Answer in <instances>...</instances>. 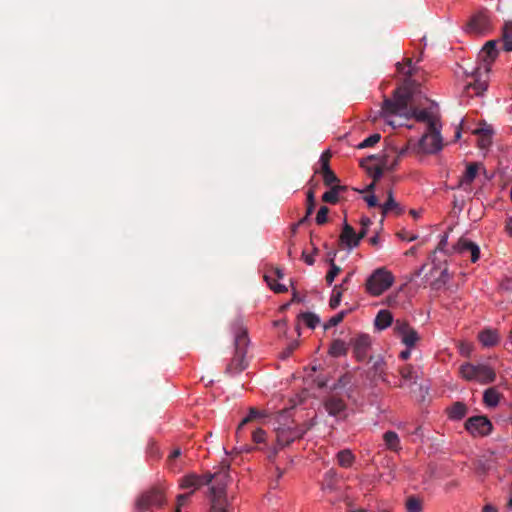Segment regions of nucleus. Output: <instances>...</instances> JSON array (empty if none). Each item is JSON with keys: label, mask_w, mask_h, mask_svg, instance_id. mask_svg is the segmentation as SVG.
<instances>
[{"label": "nucleus", "mask_w": 512, "mask_h": 512, "mask_svg": "<svg viewBox=\"0 0 512 512\" xmlns=\"http://www.w3.org/2000/svg\"><path fill=\"white\" fill-rule=\"evenodd\" d=\"M397 70L405 76L404 84L394 90L393 98H385L383 101L381 114L386 122L392 127L401 126L402 123L390 119L391 116H399L403 119L414 117L417 121L426 122L428 129L430 124L438 125L437 120L427 110H418L412 106V88L416 82L411 78L417 72L412 59L406 58L404 64L397 63Z\"/></svg>", "instance_id": "f257e3e1"}, {"label": "nucleus", "mask_w": 512, "mask_h": 512, "mask_svg": "<svg viewBox=\"0 0 512 512\" xmlns=\"http://www.w3.org/2000/svg\"><path fill=\"white\" fill-rule=\"evenodd\" d=\"M498 40L487 41L480 52V58L484 62L483 65L477 66L471 72V76L474 78L473 83H468L465 86L466 93L468 95H481L487 89V82L481 80L482 72L487 74L490 70L491 63L498 56L497 43Z\"/></svg>", "instance_id": "f03ea898"}, {"label": "nucleus", "mask_w": 512, "mask_h": 512, "mask_svg": "<svg viewBox=\"0 0 512 512\" xmlns=\"http://www.w3.org/2000/svg\"><path fill=\"white\" fill-rule=\"evenodd\" d=\"M459 373L466 381H476L480 384L493 383L496 379L495 370L488 364L463 363L459 367Z\"/></svg>", "instance_id": "7ed1b4c3"}, {"label": "nucleus", "mask_w": 512, "mask_h": 512, "mask_svg": "<svg viewBox=\"0 0 512 512\" xmlns=\"http://www.w3.org/2000/svg\"><path fill=\"white\" fill-rule=\"evenodd\" d=\"M393 283V274L385 267H381L374 270L373 273L367 278L365 287L369 294L373 296H379L384 291L389 289Z\"/></svg>", "instance_id": "20e7f679"}, {"label": "nucleus", "mask_w": 512, "mask_h": 512, "mask_svg": "<svg viewBox=\"0 0 512 512\" xmlns=\"http://www.w3.org/2000/svg\"><path fill=\"white\" fill-rule=\"evenodd\" d=\"M235 353L227 367L228 372H241L245 369V355L246 349L249 344V339L247 335V331L244 329H239L235 336Z\"/></svg>", "instance_id": "39448f33"}, {"label": "nucleus", "mask_w": 512, "mask_h": 512, "mask_svg": "<svg viewBox=\"0 0 512 512\" xmlns=\"http://www.w3.org/2000/svg\"><path fill=\"white\" fill-rule=\"evenodd\" d=\"M165 501L164 489L160 486L151 487L140 494L136 500V508L146 512L153 507H160Z\"/></svg>", "instance_id": "423d86ee"}, {"label": "nucleus", "mask_w": 512, "mask_h": 512, "mask_svg": "<svg viewBox=\"0 0 512 512\" xmlns=\"http://www.w3.org/2000/svg\"><path fill=\"white\" fill-rule=\"evenodd\" d=\"M419 147L425 153H435L442 149V138L438 125L430 124V129L419 141Z\"/></svg>", "instance_id": "0eeeda50"}, {"label": "nucleus", "mask_w": 512, "mask_h": 512, "mask_svg": "<svg viewBox=\"0 0 512 512\" xmlns=\"http://www.w3.org/2000/svg\"><path fill=\"white\" fill-rule=\"evenodd\" d=\"M394 330L407 348H414L420 340L418 332L404 320L397 319L394 323Z\"/></svg>", "instance_id": "6e6552de"}, {"label": "nucleus", "mask_w": 512, "mask_h": 512, "mask_svg": "<svg viewBox=\"0 0 512 512\" xmlns=\"http://www.w3.org/2000/svg\"><path fill=\"white\" fill-rule=\"evenodd\" d=\"M323 406L326 412L337 419H345L347 414V405L345 401L336 394H330L323 400Z\"/></svg>", "instance_id": "1a4fd4ad"}, {"label": "nucleus", "mask_w": 512, "mask_h": 512, "mask_svg": "<svg viewBox=\"0 0 512 512\" xmlns=\"http://www.w3.org/2000/svg\"><path fill=\"white\" fill-rule=\"evenodd\" d=\"M211 475L212 481L215 480V484L210 488L211 496L222 499L225 495V487L230 478L229 464H222L220 469Z\"/></svg>", "instance_id": "9d476101"}, {"label": "nucleus", "mask_w": 512, "mask_h": 512, "mask_svg": "<svg viewBox=\"0 0 512 512\" xmlns=\"http://www.w3.org/2000/svg\"><path fill=\"white\" fill-rule=\"evenodd\" d=\"M465 428L473 436H486L492 430V423L486 416H473L466 420Z\"/></svg>", "instance_id": "9b49d317"}, {"label": "nucleus", "mask_w": 512, "mask_h": 512, "mask_svg": "<svg viewBox=\"0 0 512 512\" xmlns=\"http://www.w3.org/2000/svg\"><path fill=\"white\" fill-rule=\"evenodd\" d=\"M350 344L353 347V353L357 361L363 362L368 358L371 347V338L369 335H358L351 339Z\"/></svg>", "instance_id": "f8f14e48"}, {"label": "nucleus", "mask_w": 512, "mask_h": 512, "mask_svg": "<svg viewBox=\"0 0 512 512\" xmlns=\"http://www.w3.org/2000/svg\"><path fill=\"white\" fill-rule=\"evenodd\" d=\"M275 431L276 443L280 448L286 447L293 443L296 439H299L297 430L293 426V422H291V424H282L278 426Z\"/></svg>", "instance_id": "ddd939ff"}, {"label": "nucleus", "mask_w": 512, "mask_h": 512, "mask_svg": "<svg viewBox=\"0 0 512 512\" xmlns=\"http://www.w3.org/2000/svg\"><path fill=\"white\" fill-rule=\"evenodd\" d=\"M490 26L489 16L484 12H479L471 17L467 29L471 33L483 34L490 29Z\"/></svg>", "instance_id": "4468645a"}, {"label": "nucleus", "mask_w": 512, "mask_h": 512, "mask_svg": "<svg viewBox=\"0 0 512 512\" xmlns=\"http://www.w3.org/2000/svg\"><path fill=\"white\" fill-rule=\"evenodd\" d=\"M212 482V475L210 473H207L203 476H199L196 474H189L184 476L181 479L180 486L183 489H189L192 488V492L198 488H200L203 485H208Z\"/></svg>", "instance_id": "2eb2a0df"}, {"label": "nucleus", "mask_w": 512, "mask_h": 512, "mask_svg": "<svg viewBox=\"0 0 512 512\" xmlns=\"http://www.w3.org/2000/svg\"><path fill=\"white\" fill-rule=\"evenodd\" d=\"M454 249L458 251L461 254H464L466 252L470 253V258L473 263L478 261L480 257V249L479 246L467 239L461 238L458 243L455 245Z\"/></svg>", "instance_id": "dca6fc26"}, {"label": "nucleus", "mask_w": 512, "mask_h": 512, "mask_svg": "<svg viewBox=\"0 0 512 512\" xmlns=\"http://www.w3.org/2000/svg\"><path fill=\"white\" fill-rule=\"evenodd\" d=\"M361 239H358V234L354 228L347 222L344 223L342 232L340 234V241L348 248H353L359 245Z\"/></svg>", "instance_id": "f3484780"}, {"label": "nucleus", "mask_w": 512, "mask_h": 512, "mask_svg": "<svg viewBox=\"0 0 512 512\" xmlns=\"http://www.w3.org/2000/svg\"><path fill=\"white\" fill-rule=\"evenodd\" d=\"M502 48L506 52H512V21H505L501 30Z\"/></svg>", "instance_id": "a211bd4d"}, {"label": "nucleus", "mask_w": 512, "mask_h": 512, "mask_svg": "<svg viewBox=\"0 0 512 512\" xmlns=\"http://www.w3.org/2000/svg\"><path fill=\"white\" fill-rule=\"evenodd\" d=\"M478 339L483 346L492 347L498 344L500 338L496 330L485 329L479 333Z\"/></svg>", "instance_id": "6ab92c4d"}, {"label": "nucleus", "mask_w": 512, "mask_h": 512, "mask_svg": "<svg viewBox=\"0 0 512 512\" xmlns=\"http://www.w3.org/2000/svg\"><path fill=\"white\" fill-rule=\"evenodd\" d=\"M478 169H479L478 163H475V162L469 163L466 167V171H465L464 175L461 177V179L459 181V186L465 187V186L471 185V183L474 181V179L477 176Z\"/></svg>", "instance_id": "aec40b11"}, {"label": "nucleus", "mask_w": 512, "mask_h": 512, "mask_svg": "<svg viewBox=\"0 0 512 512\" xmlns=\"http://www.w3.org/2000/svg\"><path fill=\"white\" fill-rule=\"evenodd\" d=\"M393 323L392 314L388 310H380L374 320V325L379 330H384Z\"/></svg>", "instance_id": "412c9836"}, {"label": "nucleus", "mask_w": 512, "mask_h": 512, "mask_svg": "<svg viewBox=\"0 0 512 512\" xmlns=\"http://www.w3.org/2000/svg\"><path fill=\"white\" fill-rule=\"evenodd\" d=\"M383 440L387 449L393 452H399L401 450L400 439L396 432H385L383 435Z\"/></svg>", "instance_id": "4be33fe9"}, {"label": "nucleus", "mask_w": 512, "mask_h": 512, "mask_svg": "<svg viewBox=\"0 0 512 512\" xmlns=\"http://www.w3.org/2000/svg\"><path fill=\"white\" fill-rule=\"evenodd\" d=\"M501 394L495 387H490L484 391L483 402L487 407L494 408L499 404Z\"/></svg>", "instance_id": "5701e85b"}, {"label": "nucleus", "mask_w": 512, "mask_h": 512, "mask_svg": "<svg viewBox=\"0 0 512 512\" xmlns=\"http://www.w3.org/2000/svg\"><path fill=\"white\" fill-rule=\"evenodd\" d=\"M448 416L451 420H461L467 414V406L463 402H455L447 409Z\"/></svg>", "instance_id": "b1692460"}, {"label": "nucleus", "mask_w": 512, "mask_h": 512, "mask_svg": "<svg viewBox=\"0 0 512 512\" xmlns=\"http://www.w3.org/2000/svg\"><path fill=\"white\" fill-rule=\"evenodd\" d=\"M381 209H382V218L380 221L381 223H383L385 216L388 215L389 213H394L395 215L398 216L404 212L403 207H401V205L398 202H396L395 200L386 201L383 205H381Z\"/></svg>", "instance_id": "393cba45"}, {"label": "nucleus", "mask_w": 512, "mask_h": 512, "mask_svg": "<svg viewBox=\"0 0 512 512\" xmlns=\"http://www.w3.org/2000/svg\"><path fill=\"white\" fill-rule=\"evenodd\" d=\"M399 374L404 382L415 384L417 382V373L411 364L404 365L398 369Z\"/></svg>", "instance_id": "a878e982"}, {"label": "nucleus", "mask_w": 512, "mask_h": 512, "mask_svg": "<svg viewBox=\"0 0 512 512\" xmlns=\"http://www.w3.org/2000/svg\"><path fill=\"white\" fill-rule=\"evenodd\" d=\"M346 190L345 186L336 185L333 186L330 190L326 191L322 195V201L330 204H336L339 200V193Z\"/></svg>", "instance_id": "bb28decb"}, {"label": "nucleus", "mask_w": 512, "mask_h": 512, "mask_svg": "<svg viewBox=\"0 0 512 512\" xmlns=\"http://www.w3.org/2000/svg\"><path fill=\"white\" fill-rule=\"evenodd\" d=\"M348 352V347L341 339H335L329 348V354L333 357L345 356Z\"/></svg>", "instance_id": "cd10ccee"}, {"label": "nucleus", "mask_w": 512, "mask_h": 512, "mask_svg": "<svg viewBox=\"0 0 512 512\" xmlns=\"http://www.w3.org/2000/svg\"><path fill=\"white\" fill-rule=\"evenodd\" d=\"M354 459V455L348 449L341 450L337 453V461L341 467H350L353 464Z\"/></svg>", "instance_id": "c85d7f7f"}, {"label": "nucleus", "mask_w": 512, "mask_h": 512, "mask_svg": "<svg viewBox=\"0 0 512 512\" xmlns=\"http://www.w3.org/2000/svg\"><path fill=\"white\" fill-rule=\"evenodd\" d=\"M299 318L306 324L310 329H315L320 323V318L312 312H304L299 315Z\"/></svg>", "instance_id": "c756f323"}, {"label": "nucleus", "mask_w": 512, "mask_h": 512, "mask_svg": "<svg viewBox=\"0 0 512 512\" xmlns=\"http://www.w3.org/2000/svg\"><path fill=\"white\" fill-rule=\"evenodd\" d=\"M316 423L317 421L315 417L305 421L301 425H295L293 423V426L297 430V435L299 439H301L309 430H311L316 425Z\"/></svg>", "instance_id": "7c9ffc66"}, {"label": "nucleus", "mask_w": 512, "mask_h": 512, "mask_svg": "<svg viewBox=\"0 0 512 512\" xmlns=\"http://www.w3.org/2000/svg\"><path fill=\"white\" fill-rule=\"evenodd\" d=\"M263 416H264V414L261 411L257 410L254 407L250 408L248 415L245 418H243V420L238 425L237 434L239 433V431L242 429V427L245 424H247V423H249V422H251L253 420H256V419H258L260 417H263Z\"/></svg>", "instance_id": "2f4dec72"}, {"label": "nucleus", "mask_w": 512, "mask_h": 512, "mask_svg": "<svg viewBox=\"0 0 512 512\" xmlns=\"http://www.w3.org/2000/svg\"><path fill=\"white\" fill-rule=\"evenodd\" d=\"M330 263V270L328 271L325 279L328 285H331L335 279V277L340 273L341 269L339 266H337L334 262V259L331 258L329 260Z\"/></svg>", "instance_id": "473e14b6"}, {"label": "nucleus", "mask_w": 512, "mask_h": 512, "mask_svg": "<svg viewBox=\"0 0 512 512\" xmlns=\"http://www.w3.org/2000/svg\"><path fill=\"white\" fill-rule=\"evenodd\" d=\"M323 176V182L326 186H330L333 183L339 182L336 174L330 169V167H326L325 170L321 171Z\"/></svg>", "instance_id": "72a5a7b5"}, {"label": "nucleus", "mask_w": 512, "mask_h": 512, "mask_svg": "<svg viewBox=\"0 0 512 512\" xmlns=\"http://www.w3.org/2000/svg\"><path fill=\"white\" fill-rule=\"evenodd\" d=\"M406 509L408 512H421L422 502L416 497H409L406 501Z\"/></svg>", "instance_id": "f704fd0d"}, {"label": "nucleus", "mask_w": 512, "mask_h": 512, "mask_svg": "<svg viewBox=\"0 0 512 512\" xmlns=\"http://www.w3.org/2000/svg\"><path fill=\"white\" fill-rule=\"evenodd\" d=\"M341 298H342V291L340 290V286L336 285L332 291V295L329 300V306L332 309H336L340 305Z\"/></svg>", "instance_id": "c9c22d12"}, {"label": "nucleus", "mask_w": 512, "mask_h": 512, "mask_svg": "<svg viewBox=\"0 0 512 512\" xmlns=\"http://www.w3.org/2000/svg\"><path fill=\"white\" fill-rule=\"evenodd\" d=\"M380 139H381L380 134L374 133V134L370 135L369 137H367L366 139H364L361 143H359L357 147L359 149L372 147L375 144H377L380 141Z\"/></svg>", "instance_id": "e433bc0d"}, {"label": "nucleus", "mask_w": 512, "mask_h": 512, "mask_svg": "<svg viewBox=\"0 0 512 512\" xmlns=\"http://www.w3.org/2000/svg\"><path fill=\"white\" fill-rule=\"evenodd\" d=\"M265 278V281L267 282V284L270 286V288L276 292V293H283V292H286L287 291V288L286 286L282 285V284H278L275 282V279L272 277V275H269V274H266L264 276Z\"/></svg>", "instance_id": "4c0bfd02"}, {"label": "nucleus", "mask_w": 512, "mask_h": 512, "mask_svg": "<svg viewBox=\"0 0 512 512\" xmlns=\"http://www.w3.org/2000/svg\"><path fill=\"white\" fill-rule=\"evenodd\" d=\"M346 315L345 311H341L331 317L325 324H324V330H328L334 326H337L339 323H341Z\"/></svg>", "instance_id": "58836bf2"}, {"label": "nucleus", "mask_w": 512, "mask_h": 512, "mask_svg": "<svg viewBox=\"0 0 512 512\" xmlns=\"http://www.w3.org/2000/svg\"><path fill=\"white\" fill-rule=\"evenodd\" d=\"M373 371H374V375L375 376H378L379 378H381V380L385 383H390L386 376H385V372H384V363L382 360H377L374 364H373Z\"/></svg>", "instance_id": "ea45409f"}, {"label": "nucleus", "mask_w": 512, "mask_h": 512, "mask_svg": "<svg viewBox=\"0 0 512 512\" xmlns=\"http://www.w3.org/2000/svg\"><path fill=\"white\" fill-rule=\"evenodd\" d=\"M329 208L327 206H321L316 215V223L323 225L328 221Z\"/></svg>", "instance_id": "a19ab883"}, {"label": "nucleus", "mask_w": 512, "mask_h": 512, "mask_svg": "<svg viewBox=\"0 0 512 512\" xmlns=\"http://www.w3.org/2000/svg\"><path fill=\"white\" fill-rule=\"evenodd\" d=\"M360 224H361V229L358 233V239H363L367 235L368 228L372 224V221L368 217H362L360 220Z\"/></svg>", "instance_id": "79ce46f5"}, {"label": "nucleus", "mask_w": 512, "mask_h": 512, "mask_svg": "<svg viewBox=\"0 0 512 512\" xmlns=\"http://www.w3.org/2000/svg\"><path fill=\"white\" fill-rule=\"evenodd\" d=\"M307 207L306 211L308 215H311L315 209L316 202H315V195L313 190H309L307 192Z\"/></svg>", "instance_id": "37998d69"}, {"label": "nucleus", "mask_w": 512, "mask_h": 512, "mask_svg": "<svg viewBox=\"0 0 512 512\" xmlns=\"http://www.w3.org/2000/svg\"><path fill=\"white\" fill-rule=\"evenodd\" d=\"M212 506L210 512H227L223 506L222 499L214 498L211 496Z\"/></svg>", "instance_id": "c03bdc74"}, {"label": "nucleus", "mask_w": 512, "mask_h": 512, "mask_svg": "<svg viewBox=\"0 0 512 512\" xmlns=\"http://www.w3.org/2000/svg\"><path fill=\"white\" fill-rule=\"evenodd\" d=\"M368 173L372 177L373 181L377 182L383 175V168L381 166H376L374 169L368 168Z\"/></svg>", "instance_id": "a18cd8bd"}, {"label": "nucleus", "mask_w": 512, "mask_h": 512, "mask_svg": "<svg viewBox=\"0 0 512 512\" xmlns=\"http://www.w3.org/2000/svg\"><path fill=\"white\" fill-rule=\"evenodd\" d=\"M266 432L263 429H257L252 434V439L255 443L259 444L265 441Z\"/></svg>", "instance_id": "49530a36"}, {"label": "nucleus", "mask_w": 512, "mask_h": 512, "mask_svg": "<svg viewBox=\"0 0 512 512\" xmlns=\"http://www.w3.org/2000/svg\"><path fill=\"white\" fill-rule=\"evenodd\" d=\"M191 493L180 494L177 497V507L174 512H181V507L187 502Z\"/></svg>", "instance_id": "de8ad7c7"}, {"label": "nucleus", "mask_w": 512, "mask_h": 512, "mask_svg": "<svg viewBox=\"0 0 512 512\" xmlns=\"http://www.w3.org/2000/svg\"><path fill=\"white\" fill-rule=\"evenodd\" d=\"M330 157H331V155H330L329 151L322 153L321 158H320L322 171L325 170L326 167H330L329 166Z\"/></svg>", "instance_id": "09e8293b"}, {"label": "nucleus", "mask_w": 512, "mask_h": 512, "mask_svg": "<svg viewBox=\"0 0 512 512\" xmlns=\"http://www.w3.org/2000/svg\"><path fill=\"white\" fill-rule=\"evenodd\" d=\"M364 200L369 207H376L379 205L377 197L373 194L365 196Z\"/></svg>", "instance_id": "8fccbe9b"}, {"label": "nucleus", "mask_w": 512, "mask_h": 512, "mask_svg": "<svg viewBox=\"0 0 512 512\" xmlns=\"http://www.w3.org/2000/svg\"><path fill=\"white\" fill-rule=\"evenodd\" d=\"M298 342L294 341L292 342L282 353L283 358L289 357L293 351L297 348Z\"/></svg>", "instance_id": "3c124183"}, {"label": "nucleus", "mask_w": 512, "mask_h": 512, "mask_svg": "<svg viewBox=\"0 0 512 512\" xmlns=\"http://www.w3.org/2000/svg\"><path fill=\"white\" fill-rule=\"evenodd\" d=\"M476 134H479L480 136H487L488 138H491L492 135V129L489 126L482 127L475 130Z\"/></svg>", "instance_id": "603ef678"}, {"label": "nucleus", "mask_w": 512, "mask_h": 512, "mask_svg": "<svg viewBox=\"0 0 512 512\" xmlns=\"http://www.w3.org/2000/svg\"><path fill=\"white\" fill-rule=\"evenodd\" d=\"M279 449H281L279 446H274V447H271L269 448L268 450V453H267V458L272 462L274 461L275 457L277 456L278 454V451Z\"/></svg>", "instance_id": "864d4df0"}, {"label": "nucleus", "mask_w": 512, "mask_h": 512, "mask_svg": "<svg viewBox=\"0 0 512 512\" xmlns=\"http://www.w3.org/2000/svg\"><path fill=\"white\" fill-rule=\"evenodd\" d=\"M447 243H448V235L447 234H444L437 246V250L439 251H444L445 250V247L447 246Z\"/></svg>", "instance_id": "5fc2aeb1"}, {"label": "nucleus", "mask_w": 512, "mask_h": 512, "mask_svg": "<svg viewBox=\"0 0 512 512\" xmlns=\"http://www.w3.org/2000/svg\"><path fill=\"white\" fill-rule=\"evenodd\" d=\"M302 258L305 261V263L308 265H313L315 262L313 255H308L305 253V251L302 253Z\"/></svg>", "instance_id": "6e6d98bb"}, {"label": "nucleus", "mask_w": 512, "mask_h": 512, "mask_svg": "<svg viewBox=\"0 0 512 512\" xmlns=\"http://www.w3.org/2000/svg\"><path fill=\"white\" fill-rule=\"evenodd\" d=\"M491 142V138L487 139V136H481V139L479 141V146L481 148H486Z\"/></svg>", "instance_id": "4d7b16f0"}, {"label": "nucleus", "mask_w": 512, "mask_h": 512, "mask_svg": "<svg viewBox=\"0 0 512 512\" xmlns=\"http://www.w3.org/2000/svg\"><path fill=\"white\" fill-rule=\"evenodd\" d=\"M411 349L412 348H406L405 350H403L399 357L402 359V360H407L408 358H410L411 356Z\"/></svg>", "instance_id": "13d9d810"}, {"label": "nucleus", "mask_w": 512, "mask_h": 512, "mask_svg": "<svg viewBox=\"0 0 512 512\" xmlns=\"http://www.w3.org/2000/svg\"><path fill=\"white\" fill-rule=\"evenodd\" d=\"M376 187V182L372 181L369 185L366 186L364 190H361L360 192H370L373 193Z\"/></svg>", "instance_id": "bf43d9fd"}, {"label": "nucleus", "mask_w": 512, "mask_h": 512, "mask_svg": "<svg viewBox=\"0 0 512 512\" xmlns=\"http://www.w3.org/2000/svg\"><path fill=\"white\" fill-rule=\"evenodd\" d=\"M181 455V450L180 449H175L174 451H172V453L169 455V460L172 461L174 459H176L177 457H179Z\"/></svg>", "instance_id": "052dcab7"}, {"label": "nucleus", "mask_w": 512, "mask_h": 512, "mask_svg": "<svg viewBox=\"0 0 512 512\" xmlns=\"http://www.w3.org/2000/svg\"><path fill=\"white\" fill-rule=\"evenodd\" d=\"M379 242H380V237H379V235H375V236H373V237H371V238L369 239V243H370L372 246H377V245L379 244Z\"/></svg>", "instance_id": "680f3d73"}, {"label": "nucleus", "mask_w": 512, "mask_h": 512, "mask_svg": "<svg viewBox=\"0 0 512 512\" xmlns=\"http://www.w3.org/2000/svg\"><path fill=\"white\" fill-rule=\"evenodd\" d=\"M399 237H401L403 240H407V241H414L417 239V236L416 235H411L409 236V238H406L405 234L404 233H399L398 234Z\"/></svg>", "instance_id": "e2e57ef3"}, {"label": "nucleus", "mask_w": 512, "mask_h": 512, "mask_svg": "<svg viewBox=\"0 0 512 512\" xmlns=\"http://www.w3.org/2000/svg\"><path fill=\"white\" fill-rule=\"evenodd\" d=\"M273 274H274L278 279H282V278H283V276H284L283 271H282L281 269H279V268H275V269L273 270Z\"/></svg>", "instance_id": "0e129e2a"}, {"label": "nucleus", "mask_w": 512, "mask_h": 512, "mask_svg": "<svg viewBox=\"0 0 512 512\" xmlns=\"http://www.w3.org/2000/svg\"><path fill=\"white\" fill-rule=\"evenodd\" d=\"M440 278L446 282L447 279L449 278V273H448V270L445 268L442 272H441V275H440Z\"/></svg>", "instance_id": "69168bd1"}, {"label": "nucleus", "mask_w": 512, "mask_h": 512, "mask_svg": "<svg viewBox=\"0 0 512 512\" xmlns=\"http://www.w3.org/2000/svg\"><path fill=\"white\" fill-rule=\"evenodd\" d=\"M506 229L508 233L512 236V218H509L506 223Z\"/></svg>", "instance_id": "338daca9"}, {"label": "nucleus", "mask_w": 512, "mask_h": 512, "mask_svg": "<svg viewBox=\"0 0 512 512\" xmlns=\"http://www.w3.org/2000/svg\"><path fill=\"white\" fill-rule=\"evenodd\" d=\"M483 511L484 512H497V509L494 506H492V505H486L483 508Z\"/></svg>", "instance_id": "774afa93"}]
</instances>
